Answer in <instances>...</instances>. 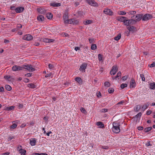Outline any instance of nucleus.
Segmentation results:
<instances>
[{"mask_svg": "<svg viewBox=\"0 0 155 155\" xmlns=\"http://www.w3.org/2000/svg\"><path fill=\"white\" fill-rule=\"evenodd\" d=\"M31 64L24 65V69H25L29 72H33L35 70Z\"/></svg>", "mask_w": 155, "mask_h": 155, "instance_id": "f257e3e1", "label": "nucleus"}, {"mask_svg": "<svg viewBox=\"0 0 155 155\" xmlns=\"http://www.w3.org/2000/svg\"><path fill=\"white\" fill-rule=\"evenodd\" d=\"M12 69L13 71H15L23 70L24 69V65H22L21 66L14 65L12 67Z\"/></svg>", "mask_w": 155, "mask_h": 155, "instance_id": "f03ea898", "label": "nucleus"}, {"mask_svg": "<svg viewBox=\"0 0 155 155\" xmlns=\"http://www.w3.org/2000/svg\"><path fill=\"white\" fill-rule=\"evenodd\" d=\"M153 17L152 15L150 14H146L142 17V20L143 21H147L151 19Z\"/></svg>", "mask_w": 155, "mask_h": 155, "instance_id": "7ed1b4c3", "label": "nucleus"}, {"mask_svg": "<svg viewBox=\"0 0 155 155\" xmlns=\"http://www.w3.org/2000/svg\"><path fill=\"white\" fill-rule=\"evenodd\" d=\"M143 15L140 14L137 15H133L132 16L131 18L134 19L135 20L137 21H140L142 18Z\"/></svg>", "mask_w": 155, "mask_h": 155, "instance_id": "20e7f679", "label": "nucleus"}, {"mask_svg": "<svg viewBox=\"0 0 155 155\" xmlns=\"http://www.w3.org/2000/svg\"><path fill=\"white\" fill-rule=\"evenodd\" d=\"M86 2L89 5L93 6H97L98 4L94 0H85Z\"/></svg>", "mask_w": 155, "mask_h": 155, "instance_id": "39448f33", "label": "nucleus"}, {"mask_svg": "<svg viewBox=\"0 0 155 155\" xmlns=\"http://www.w3.org/2000/svg\"><path fill=\"white\" fill-rule=\"evenodd\" d=\"M118 71V68L117 66H114L110 71V74L111 75H114Z\"/></svg>", "mask_w": 155, "mask_h": 155, "instance_id": "423d86ee", "label": "nucleus"}, {"mask_svg": "<svg viewBox=\"0 0 155 155\" xmlns=\"http://www.w3.org/2000/svg\"><path fill=\"white\" fill-rule=\"evenodd\" d=\"M87 64L86 63H83L81 65L79 68V70L82 72H84L86 68Z\"/></svg>", "mask_w": 155, "mask_h": 155, "instance_id": "0eeeda50", "label": "nucleus"}, {"mask_svg": "<svg viewBox=\"0 0 155 155\" xmlns=\"http://www.w3.org/2000/svg\"><path fill=\"white\" fill-rule=\"evenodd\" d=\"M22 38L26 40L30 41L33 39V37L30 35L27 34L25 35Z\"/></svg>", "mask_w": 155, "mask_h": 155, "instance_id": "6e6552de", "label": "nucleus"}, {"mask_svg": "<svg viewBox=\"0 0 155 155\" xmlns=\"http://www.w3.org/2000/svg\"><path fill=\"white\" fill-rule=\"evenodd\" d=\"M103 12L105 14L110 15H111L113 14V12L110 9L108 8L105 9Z\"/></svg>", "mask_w": 155, "mask_h": 155, "instance_id": "1a4fd4ad", "label": "nucleus"}, {"mask_svg": "<svg viewBox=\"0 0 155 155\" xmlns=\"http://www.w3.org/2000/svg\"><path fill=\"white\" fill-rule=\"evenodd\" d=\"M24 10V8L23 7H19L15 9V11L17 13H19L23 12Z\"/></svg>", "mask_w": 155, "mask_h": 155, "instance_id": "9d476101", "label": "nucleus"}, {"mask_svg": "<svg viewBox=\"0 0 155 155\" xmlns=\"http://www.w3.org/2000/svg\"><path fill=\"white\" fill-rule=\"evenodd\" d=\"M136 86V83L134 79H131L130 83V88H133Z\"/></svg>", "mask_w": 155, "mask_h": 155, "instance_id": "9b49d317", "label": "nucleus"}, {"mask_svg": "<svg viewBox=\"0 0 155 155\" xmlns=\"http://www.w3.org/2000/svg\"><path fill=\"white\" fill-rule=\"evenodd\" d=\"M112 130L114 132L116 133H119L120 131V126L117 127H112Z\"/></svg>", "mask_w": 155, "mask_h": 155, "instance_id": "f8f14e48", "label": "nucleus"}, {"mask_svg": "<svg viewBox=\"0 0 155 155\" xmlns=\"http://www.w3.org/2000/svg\"><path fill=\"white\" fill-rule=\"evenodd\" d=\"M126 17L124 16H118L117 17V20L120 21L124 22Z\"/></svg>", "mask_w": 155, "mask_h": 155, "instance_id": "ddd939ff", "label": "nucleus"}, {"mask_svg": "<svg viewBox=\"0 0 155 155\" xmlns=\"http://www.w3.org/2000/svg\"><path fill=\"white\" fill-rule=\"evenodd\" d=\"M37 11L38 12L42 14L45 13L46 11L45 9L41 8H37Z\"/></svg>", "mask_w": 155, "mask_h": 155, "instance_id": "4468645a", "label": "nucleus"}, {"mask_svg": "<svg viewBox=\"0 0 155 155\" xmlns=\"http://www.w3.org/2000/svg\"><path fill=\"white\" fill-rule=\"evenodd\" d=\"M75 81L78 82L79 84H82V81L81 78L79 77H77L75 79Z\"/></svg>", "mask_w": 155, "mask_h": 155, "instance_id": "2eb2a0df", "label": "nucleus"}, {"mask_svg": "<svg viewBox=\"0 0 155 155\" xmlns=\"http://www.w3.org/2000/svg\"><path fill=\"white\" fill-rule=\"evenodd\" d=\"M44 42L46 43H50L53 42L54 41V40L53 39H50L48 38H44L42 40Z\"/></svg>", "mask_w": 155, "mask_h": 155, "instance_id": "dca6fc26", "label": "nucleus"}, {"mask_svg": "<svg viewBox=\"0 0 155 155\" xmlns=\"http://www.w3.org/2000/svg\"><path fill=\"white\" fill-rule=\"evenodd\" d=\"M30 143L31 146H34L35 145L36 140L35 138H32L30 140Z\"/></svg>", "mask_w": 155, "mask_h": 155, "instance_id": "f3484780", "label": "nucleus"}, {"mask_svg": "<svg viewBox=\"0 0 155 155\" xmlns=\"http://www.w3.org/2000/svg\"><path fill=\"white\" fill-rule=\"evenodd\" d=\"M127 28L129 31L133 32L134 31L135 28L133 26L129 25L127 27Z\"/></svg>", "mask_w": 155, "mask_h": 155, "instance_id": "a211bd4d", "label": "nucleus"}, {"mask_svg": "<svg viewBox=\"0 0 155 155\" xmlns=\"http://www.w3.org/2000/svg\"><path fill=\"white\" fill-rule=\"evenodd\" d=\"M37 19L39 21H42L44 20V17L41 15L38 16L37 17Z\"/></svg>", "mask_w": 155, "mask_h": 155, "instance_id": "6ab92c4d", "label": "nucleus"}, {"mask_svg": "<svg viewBox=\"0 0 155 155\" xmlns=\"http://www.w3.org/2000/svg\"><path fill=\"white\" fill-rule=\"evenodd\" d=\"M149 88L151 89L155 90V83H150L149 84Z\"/></svg>", "mask_w": 155, "mask_h": 155, "instance_id": "aec40b11", "label": "nucleus"}, {"mask_svg": "<svg viewBox=\"0 0 155 155\" xmlns=\"http://www.w3.org/2000/svg\"><path fill=\"white\" fill-rule=\"evenodd\" d=\"M96 124L97 126H99V127L100 128H103L104 127V124L102 123V122H97Z\"/></svg>", "mask_w": 155, "mask_h": 155, "instance_id": "412c9836", "label": "nucleus"}, {"mask_svg": "<svg viewBox=\"0 0 155 155\" xmlns=\"http://www.w3.org/2000/svg\"><path fill=\"white\" fill-rule=\"evenodd\" d=\"M50 5L54 7H57L60 6V3H56L55 2L51 3L50 4Z\"/></svg>", "mask_w": 155, "mask_h": 155, "instance_id": "4be33fe9", "label": "nucleus"}, {"mask_svg": "<svg viewBox=\"0 0 155 155\" xmlns=\"http://www.w3.org/2000/svg\"><path fill=\"white\" fill-rule=\"evenodd\" d=\"M149 106V104L148 103H147L144 105H143V106L142 107V110L143 111H144L145 109H147L148 107Z\"/></svg>", "mask_w": 155, "mask_h": 155, "instance_id": "5701e85b", "label": "nucleus"}, {"mask_svg": "<svg viewBox=\"0 0 155 155\" xmlns=\"http://www.w3.org/2000/svg\"><path fill=\"white\" fill-rule=\"evenodd\" d=\"M53 15L51 13H48L46 14L47 18L49 19H51L52 18Z\"/></svg>", "mask_w": 155, "mask_h": 155, "instance_id": "b1692460", "label": "nucleus"}, {"mask_svg": "<svg viewBox=\"0 0 155 155\" xmlns=\"http://www.w3.org/2000/svg\"><path fill=\"white\" fill-rule=\"evenodd\" d=\"M28 87L32 88H35L36 87V86L32 83L28 84Z\"/></svg>", "mask_w": 155, "mask_h": 155, "instance_id": "393cba45", "label": "nucleus"}, {"mask_svg": "<svg viewBox=\"0 0 155 155\" xmlns=\"http://www.w3.org/2000/svg\"><path fill=\"white\" fill-rule=\"evenodd\" d=\"M64 23L66 24L69 23L73 24V19L66 20L64 21Z\"/></svg>", "mask_w": 155, "mask_h": 155, "instance_id": "a878e982", "label": "nucleus"}, {"mask_svg": "<svg viewBox=\"0 0 155 155\" xmlns=\"http://www.w3.org/2000/svg\"><path fill=\"white\" fill-rule=\"evenodd\" d=\"M129 20L127 19V18L126 17V19L124 20V21L123 22L124 25H125L127 26H129Z\"/></svg>", "mask_w": 155, "mask_h": 155, "instance_id": "bb28decb", "label": "nucleus"}, {"mask_svg": "<svg viewBox=\"0 0 155 155\" xmlns=\"http://www.w3.org/2000/svg\"><path fill=\"white\" fill-rule=\"evenodd\" d=\"M142 115V114L141 112L139 113L137 115H136L135 117H134V119L137 120L138 119L139 116L141 117Z\"/></svg>", "mask_w": 155, "mask_h": 155, "instance_id": "cd10ccee", "label": "nucleus"}, {"mask_svg": "<svg viewBox=\"0 0 155 155\" xmlns=\"http://www.w3.org/2000/svg\"><path fill=\"white\" fill-rule=\"evenodd\" d=\"M92 23V21L90 20H87L85 21H84V24L85 25L89 24Z\"/></svg>", "mask_w": 155, "mask_h": 155, "instance_id": "c85d7f7f", "label": "nucleus"}, {"mask_svg": "<svg viewBox=\"0 0 155 155\" xmlns=\"http://www.w3.org/2000/svg\"><path fill=\"white\" fill-rule=\"evenodd\" d=\"M14 106H12L6 107L5 108V110L8 111L12 110H13L14 109Z\"/></svg>", "mask_w": 155, "mask_h": 155, "instance_id": "c756f323", "label": "nucleus"}, {"mask_svg": "<svg viewBox=\"0 0 155 155\" xmlns=\"http://www.w3.org/2000/svg\"><path fill=\"white\" fill-rule=\"evenodd\" d=\"M129 24L133 25L136 23V21L134 19H129Z\"/></svg>", "mask_w": 155, "mask_h": 155, "instance_id": "7c9ffc66", "label": "nucleus"}, {"mask_svg": "<svg viewBox=\"0 0 155 155\" xmlns=\"http://www.w3.org/2000/svg\"><path fill=\"white\" fill-rule=\"evenodd\" d=\"M152 129V127H147L144 129L143 131L145 132H147L150 131Z\"/></svg>", "mask_w": 155, "mask_h": 155, "instance_id": "2f4dec72", "label": "nucleus"}, {"mask_svg": "<svg viewBox=\"0 0 155 155\" xmlns=\"http://www.w3.org/2000/svg\"><path fill=\"white\" fill-rule=\"evenodd\" d=\"M5 88L8 91H10L12 89V87L8 85H6L5 86Z\"/></svg>", "mask_w": 155, "mask_h": 155, "instance_id": "473e14b6", "label": "nucleus"}, {"mask_svg": "<svg viewBox=\"0 0 155 155\" xmlns=\"http://www.w3.org/2000/svg\"><path fill=\"white\" fill-rule=\"evenodd\" d=\"M113 127H119L120 126V123H117L114 122L113 124Z\"/></svg>", "mask_w": 155, "mask_h": 155, "instance_id": "72a5a7b5", "label": "nucleus"}, {"mask_svg": "<svg viewBox=\"0 0 155 155\" xmlns=\"http://www.w3.org/2000/svg\"><path fill=\"white\" fill-rule=\"evenodd\" d=\"M121 35L120 34H118V35H117V36L115 37L114 38V40L116 41H118L120 39V38H121Z\"/></svg>", "mask_w": 155, "mask_h": 155, "instance_id": "f704fd0d", "label": "nucleus"}, {"mask_svg": "<svg viewBox=\"0 0 155 155\" xmlns=\"http://www.w3.org/2000/svg\"><path fill=\"white\" fill-rule=\"evenodd\" d=\"M98 56L99 61H103V57L101 54H99Z\"/></svg>", "mask_w": 155, "mask_h": 155, "instance_id": "c9c22d12", "label": "nucleus"}, {"mask_svg": "<svg viewBox=\"0 0 155 155\" xmlns=\"http://www.w3.org/2000/svg\"><path fill=\"white\" fill-rule=\"evenodd\" d=\"M63 19L64 20V22L66 20H68V14H67L66 13L63 16Z\"/></svg>", "mask_w": 155, "mask_h": 155, "instance_id": "e433bc0d", "label": "nucleus"}, {"mask_svg": "<svg viewBox=\"0 0 155 155\" xmlns=\"http://www.w3.org/2000/svg\"><path fill=\"white\" fill-rule=\"evenodd\" d=\"M121 76V72L119 71L118 72V73L117 74V75L116 76H115L114 77H113V79H116L117 78H118L120 76Z\"/></svg>", "mask_w": 155, "mask_h": 155, "instance_id": "4c0bfd02", "label": "nucleus"}, {"mask_svg": "<svg viewBox=\"0 0 155 155\" xmlns=\"http://www.w3.org/2000/svg\"><path fill=\"white\" fill-rule=\"evenodd\" d=\"M97 48V46L96 44H93L91 45V49L92 50H94Z\"/></svg>", "mask_w": 155, "mask_h": 155, "instance_id": "58836bf2", "label": "nucleus"}, {"mask_svg": "<svg viewBox=\"0 0 155 155\" xmlns=\"http://www.w3.org/2000/svg\"><path fill=\"white\" fill-rule=\"evenodd\" d=\"M79 22L78 20L73 19V24L78 25Z\"/></svg>", "mask_w": 155, "mask_h": 155, "instance_id": "ea45409f", "label": "nucleus"}, {"mask_svg": "<svg viewBox=\"0 0 155 155\" xmlns=\"http://www.w3.org/2000/svg\"><path fill=\"white\" fill-rule=\"evenodd\" d=\"M17 126V125L15 124H13L12 125H11L10 127L11 129H15V128Z\"/></svg>", "mask_w": 155, "mask_h": 155, "instance_id": "a19ab883", "label": "nucleus"}, {"mask_svg": "<svg viewBox=\"0 0 155 155\" xmlns=\"http://www.w3.org/2000/svg\"><path fill=\"white\" fill-rule=\"evenodd\" d=\"M127 84H122L120 85V87L122 89H124V88L127 86Z\"/></svg>", "mask_w": 155, "mask_h": 155, "instance_id": "79ce46f5", "label": "nucleus"}, {"mask_svg": "<svg viewBox=\"0 0 155 155\" xmlns=\"http://www.w3.org/2000/svg\"><path fill=\"white\" fill-rule=\"evenodd\" d=\"M104 85L106 87H109L110 85V84L109 82L106 81L104 83Z\"/></svg>", "mask_w": 155, "mask_h": 155, "instance_id": "37998d69", "label": "nucleus"}, {"mask_svg": "<svg viewBox=\"0 0 155 155\" xmlns=\"http://www.w3.org/2000/svg\"><path fill=\"white\" fill-rule=\"evenodd\" d=\"M114 89L112 88H109L108 89V91L109 93L110 94L113 93L114 92Z\"/></svg>", "mask_w": 155, "mask_h": 155, "instance_id": "c03bdc74", "label": "nucleus"}, {"mask_svg": "<svg viewBox=\"0 0 155 155\" xmlns=\"http://www.w3.org/2000/svg\"><path fill=\"white\" fill-rule=\"evenodd\" d=\"M136 13V12L135 11H130L128 12L129 15H134Z\"/></svg>", "mask_w": 155, "mask_h": 155, "instance_id": "a18cd8bd", "label": "nucleus"}, {"mask_svg": "<svg viewBox=\"0 0 155 155\" xmlns=\"http://www.w3.org/2000/svg\"><path fill=\"white\" fill-rule=\"evenodd\" d=\"M125 103H126V102H125V101H124V100H123L121 101H120L119 102H118L117 104V105H118V104H125Z\"/></svg>", "mask_w": 155, "mask_h": 155, "instance_id": "49530a36", "label": "nucleus"}, {"mask_svg": "<svg viewBox=\"0 0 155 155\" xmlns=\"http://www.w3.org/2000/svg\"><path fill=\"white\" fill-rule=\"evenodd\" d=\"M141 107L140 106L137 105L136 106V107L135 109L134 110L136 111H138V110L140 109Z\"/></svg>", "mask_w": 155, "mask_h": 155, "instance_id": "de8ad7c7", "label": "nucleus"}, {"mask_svg": "<svg viewBox=\"0 0 155 155\" xmlns=\"http://www.w3.org/2000/svg\"><path fill=\"white\" fill-rule=\"evenodd\" d=\"M118 14L120 15H125L126 14V13L125 12L120 11L119 12Z\"/></svg>", "mask_w": 155, "mask_h": 155, "instance_id": "09e8293b", "label": "nucleus"}, {"mask_svg": "<svg viewBox=\"0 0 155 155\" xmlns=\"http://www.w3.org/2000/svg\"><path fill=\"white\" fill-rule=\"evenodd\" d=\"M89 41L90 43H94V38H89Z\"/></svg>", "mask_w": 155, "mask_h": 155, "instance_id": "8fccbe9b", "label": "nucleus"}, {"mask_svg": "<svg viewBox=\"0 0 155 155\" xmlns=\"http://www.w3.org/2000/svg\"><path fill=\"white\" fill-rule=\"evenodd\" d=\"M101 112H106L108 111V109H107L103 108L101 110Z\"/></svg>", "mask_w": 155, "mask_h": 155, "instance_id": "3c124183", "label": "nucleus"}, {"mask_svg": "<svg viewBox=\"0 0 155 155\" xmlns=\"http://www.w3.org/2000/svg\"><path fill=\"white\" fill-rule=\"evenodd\" d=\"M140 77L141 78L142 80L144 81H145V78L144 77V75L143 74H140Z\"/></svg>", "mask_w": 155, "mask_h": 155, "instance_id": "603ef678", "label": "nucleus"}, {"mask_svg": "<svg viewBox=\"0 0 155 155\" xmlns=\"http://www.w3.org/2000/svg\"><path fill=\"white\" fill-rule=\"evenodd\" d=\"M22 147L21 145H19L17 148V150H19V152H20L21 150H22Z\"/></svg>", "mask_w": 155, "mask_h": 155, "instance_id": "864d4df0", "label": "nucleus"}, {"mask_svg": "<svg viewBox=\"0 0 155 155\" xmlns=\"http://www.w3.org/2000/svg\"><path fill=\"white\" fill-rule=\"evenodd\" d=\"M26 151L25 150H21L20 151V153H21V155H24L26 153Z\"/></svg>", "mask_w": 155, "mask_h": 155, "instance_id": "5fc2aeb1", "label": "nucleus"}, {"mask_svg": "<svg viewBox=\"0 0 155 155\" xmlns=\"http://www.w3.org/2000/svg\"><path fill=\"white\" fill-rule=\"evenodd\" d=\"M127 78V76L126 75L124 76L121 79L123 81H125L126 80Z\"/></svg>", "mask_w": 155, "mask_h": 155, "instance_id": "6e6d98bb", "label": "nucleus"}, {"mask_svg": "<svg viewBox=\"0 0 155 155\" xmlns=\"http://www.w3.org/2000/svg\"><path fill=\"white\" fill-rule=\"evenodd\" d=\"M12 78V77H11L9 75H6L4 76V78L7 80H8L9 79H10Z\"/></svg>", "mask_w": 155, "mask_h": 155, "instance_id": "4d7b16f0", "label": "nucleus"}, {"mask_svg": "<svg viewBox=\"0 0 155 155\" xmlns=\"http://www.w3.org/2000/svg\"><path fill=\"white\" fill-rule=\"evenodd\" d=\"M154 67H155V61L153 62L152 64L150 65V68Z\"/></svg>", "mask_w": 155, "mask_h": 155, "instance_id": "13d9d810", "label": "nucleus"}, {"mask_svg": "<svg viewBox=\"0 0 155 155\" xmlns=\"http://www.w3.org/2000/svg\"><path fill=\"white\" fill-rule=\"evenodd\" d=\"M52 75V74L51 73H50L48 74H47L45 76V77L46 78H48L51 77Z\"/></svg>", "mask_w": 155, "mask_h": 155, "instance_id": "bf43d9fd", "label": "nucleus"}, {"mask_svg": "<svg viewBox=\"0 0 155 155\" xmlns=\"http://www.w3.org/2000/svg\"><path fill=\"white\" fill-rule=\"evenodd\" d=\"M32 73H27L25 75V76H27V77H30L31 76Z\"/></svg>", "mask_w": 155, "mask_h": 155, "instance_id": "052dcab7", "label": "nucleus"}, {"mask_svg": "<svg viewBox=\"0 0 155 155\" xmlns=\"http://www.w3.org/2000/svg\"><path fill=\"white\" fill-rule=\"evenodd\" d=\"M146 146L147 147H148L149 146H152V145L150 144V141H149L147 142V143L146 144Z\"/></svg>", "mask_w": 155, "mask_h": 155, "instance_id": "680f3d73", "label": "nucleus"}, {"mask_svg": "<svg viewBox=\"0 0 155 155\" xmlns=\"http://www.w3.org/2000/svg\"><path fill=\"white\" fill-rule=\"evenodd\" d=\"M48 67H49V68L50 69H52L53 68H54V66L52 64H49L48 65Z\"/></svg>", "mask_w": 155, "mask_h": 155, "instance_id": "e2e57ef3", "label": "nucleus"}, {"mask_svg": "<svg viewBox=\"0 0 155 155\" xmlns=\"http://www.w3.org/2000/svg\"><path fill=\"white\" fill-rule=\"evenodd\" d=\"M143 129V127L142 126H139L137 127V129L139 130H142Z\"/></svg>", "mask_w": 155, "mask_h": 155, "instance_id": "0e129e2a", "label": "nucleus"}, {"mask_svg": "<svg viewBox=\"0 0 155 155\" xmlns=\"http://www.w3.org/2000/svg\"><path fill=\"white\" fill-rule=\"evenodd\" d=\"M97 96L98 97H100L101 96V94L100 92H99L97 94Z\"/></svg>", "mask_w": 155, "mask_h": 155, "instance_id": "69168bd1", "label": "nucleus"}, {"mask_svg": "<svg viewBox=\"0 0 155 155\" xmlns=\"http://www.w3.org/2000/svg\"><path fill=\"white\" fill-rule=\"evenodd\" d=\"M4 89L3 87H0V92H2L4 91Z\"/></svg>", "mask_w": 155, "mask_h": 155, "instance_id": "338daca9", "label": "nucleus"}, {"mask_svg": "<svg viewBox=\"0 0 155 155\" xmlns=\"http://www.w3.org/2000/svg\"><path fill=\"white\" fill-rule=\"evenodd\" d=\"M22 27V25L20 24H18L17 26V27L18 28H21Z\"/></svg>", "mask_w": 155, "mask_h": 155, "instance_id": "774afa93", "label": "nucleus"}]
</instances>
